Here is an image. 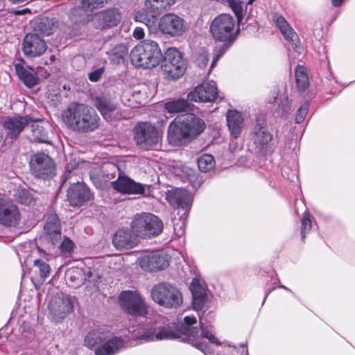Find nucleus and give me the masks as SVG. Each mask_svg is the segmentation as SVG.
<instances>
[{
  "mask_svg": "<svg viewBox=\"0 0 355 355\" xmlns=\"http://www.w3.org/2000/svg\"><path fill=\"white\" fill-rule=\"evenodd\" d=\"M234 19L227 14L220 15L212 21L210 25V32L215 41L221 42L222 44L215 47V55L211 62L209 71L236 40L239 28L234 31Z\"/></svg>",
  "mask_w": 355,
  "mask_h": 355,
  "instance_id": "1",
  "label": "nucleus"
},
{
  "mask_svg": "<svg viewBox=\"0 0 355 355\" xmlns=\"http://www.w3.org/2000/svg\"><path fill=\"white\" fill-rule=\"evenodd\" d=\"M205 128V121L194 114H187L175 119L168 128L167 138L174 146L182 145L186 139L198 136Z\"/></svg>",
  "mask_w": 355,
  "mask_h": 355,
  "instance_id": "2",
  "label": "nucleus"
},
{
  "mask_svg": "<svg viewBox=\"0 0 355 355\" xmlns=\"http://www.w3.org/2000/svg\"><path fill=\"white\" fill-rule=\"evenodd\" d=\"M62 118L68 128L80 132H93L99 125L98 116L85 104H72L64 111Z\"/></svg>",
  "mask_w": 355,
  "mask_h": 355,
  "instance_id": "3",
  "label": "nucleus"
},
{
  "mask_svg": "<svg viewBox=\"0 0 355 355\" xmlns=\"http://www.w3.org/2000/svg\"><path fill=\"white\" fill-rule=\"evenodd\" d=\"M85 345L95 348L96 355H114L125 346V340L121 337L110 338L109 331L103 328L91 330L85 336Z\"/></svg>",
  "mask_w": 355,
  "mask_h": 355,
  "instance_id": "4",
  "label": "nucleus"
},
{
  "mask_svg": "<svg viewBox=\"0 0 355 355\" xmlns=\"http://www.w3.org/2000/svg\"><path fill=\"white\" fill-rule=\"evenodd\" d=\"M130 57L135 67L151 69L159 65L162 54L157 42L146 40L132 49Z\"/></svg>",
  "mask_w": 355,
  "mask_h": 355,
  "instance_id": "5",
  "label": "nucleus"
},
{
  "mask_svg": "<svg viewBox=\"0 0 355 355\" xmlns=\"http://www.w3.org/2000/svg\"><path fill=\"white\" fill-rule=\"evenodd\" d=\"M166 200L168 203L175 209H178L180 214V221L174 223V231L178 236L184 233L185 219L191 207L192 196L186 190L182 188H175L168 191Z\"/></svg>",
  "mask_w": 355,
  "mask_h": 355,
  "instance_id": "6",
  "label": "nucleus"
},
{
  "mask_svg": "<svg viewBox=\"0 0 355 355\" xmlns=\"http://www.w3.org/2000/svg\"><path fill=\"white\" fill-rule=\"evenodd\" d=\"M150 295L155 302L168 309H176L183 302L180 291L167 282L155 284L151 289Z\"/></svg>",
  "mask_w": 355,
  "mask_h": 355,
  "instance_id": "7",
  "label": "nucleus"
},
{
  "mask_svg": "<svg viewBox=\"0 0 355 355\" xmlns=\"http://www.w3.org/2000/svg\"><path fill=\"white\" fill-rule=\"evenodd\" d=\"M180 337L179 332L172 326L157 325L139 327L133 329L130 338L143 342L162 340H173Z\"/></svg>",
  "mask_w": 355,
  "mask_h": 355,
  "instance_id": "8",
  "label": "nucleus"
},
{
  "mask_svg": "<svg viewBox=\"0 0 355 355\" xmlns=\"http://www.w3.org/2000/svg\"><path fill=\"white\" fill-rule=\"evenodd\" d=\"M163 226L162 220L150 213L137 214L131 223L132 232L144 238L159 235L163 230Z\"/></svg>",
  "mask_w": 355,
  "mask_h": 355,
  "instance_id": "9",
  "label": "nucleus"
},
{
  "mask_svg": "<svg viewBox=\"0 0 355 355\" xmlns=\"http://www.w3.org/2000/svg\"><path fill=\"white\" fill-rule=\"evenodd\" d=\"M166 79L177 80L185 73L187 64L182 54L175 48H168L164 53L161 64Z\"/></svg>",
  "mask_w": 355,
  "mask_h": 355,
  "instance_id": "10",
  "label": "nucleus"
},
{
  "mask_svg": "<svg viewBox=\"0 0 355 355\" xmlns=\"http://www.w3.org/2000/svg\"><path fill=\"white\" fill-rule=\"evenodd\" d=\"M33 31L26 35L23 41L24 54L37 56L44 53V24L35 20L32 22Z\"/></svg>",
  "mask_w": 355,
  "mask_h": 355,
  "instance_id": "11",
  "label": "nucleus"
},
{
  "mask_svg": "<svg viewBox=\"0 0 355 355\" xmlns=\"http://www.w3.org/2000/svg\"><path fill=\"white\" fill-rule=\"evenodd\" d=\"M135 139L143 149L157 148L160 137L157 128L147 122L138 123L135 128Z\"/></svg>",
  "mask_w": 355,
  "mask_h": 355,
  "instance_id": "12",
  "label": "nucleus"
},
{
  "mask_svg": "<svg viewBox=\"0 0 355 355\" xmlns=\"http://www.w3.org/2000/svg\"><path fill=\"white\" fill-rule=\"evenodd\" d=\"M121 309L128 314L134 316H145L148 313L147 306L136 291H125L119 295Z\"/></svg>",
  "mask_w": 355,
  "mask_h": 355,
  "instance_id": "13",
  "label": "nucleus"
},
{
  "mask_svg": "<svg viewBox=\"0 0 355 355\" xmlns=\"http://www.w3.org/2000/svg\"><path fill=\"white\" fill-rule=\"evenodd\" d=\"M273 136L269 130L266 121L258 118L250 132V139L257 152L265 154L270 148Z\"/></svg>",
  "mask_w": 355,
  "mask_h": 355,
  "instance_id": "14",
  "label": "nucleus"
},
{
  "mask_svg": "<svg viewBox=\"0 0 355 355\" xmlns=\"http://www.w3.org/2000/svg\"><path fill=\"white\" fill-rule=\"evenodd\" d=\"M50 320L59 322L73 310V301L71 296L63 293L52 297L48 306Z\"/></svg>",
  "mask_w": 355,
  "mask_h": 355,
  "instance_id": "15",
  "label": "nucleus"
},
{
  "mask_svg": "<svg viewBox=\"0 0 355 355\" xmlns=\"http://www.w3.org/2000/svg\"><path fill=\"white\" fill-rule=\"evenodd\" d=\"M158 28L162 33L171 37H176L185 32L187 25L186 21L181 17L173 13H168L159 19Z\"/></svg>",
  "mask_w": 355,
  "mask_h": 355,
  "instance_id": "16",
  "label": "nucleus"
},
{
  "mask_svg": "<svg viewBox=\"0 0 355 355\" xmlns=\"http://www.w3.org/2000/svg\"><path fill=\"white\" fill-rule=\"evenodd\" d=\"M112 188L116 191L128 195L146 194V189L149 190L150 186L137 182L130 178L119 174L117 179L111 182Z\"/></svg>",
  "mask_w": 355,
  "mask_h": 355,
  "instance_id": "17",
  "label": "nucleus"
},
{
  "mask_svg": "<svg viewBox=\"0 0 355 355\" xmlns=\"http://www.w3.org/2000/svg\"><path fill=\"white\" fill-rule=\"evenodd\" d=\"M273 21L280 31L285 40L287 42L288 46L290 48H292L296 53H301L303 50V47L301 44L300 38L285 18L276 13L273 15Z\"/></svg>",
  "mask_w": 355,
  "mask_h": 355,
  "instance_id": "18",
  "label": "nucleus"
},
{
  "mask_svg": "<svg viewBox=\"0 0 355 355\" xmlns=\"http://www.w3.org/2000/svg\"><path fill=\"white\" fill-rule=\"evenodd\" d=\"M138 262L144 270L149 272L164 270L169 265L168 256L159 252L145 253L139 258Z\"/></svg>",
  "mask_w": 355,
  "mask_h": 355,
  "instance_id": "19",
  "label": "nucleus"
},
{
  "mask_svg": "<svg viewBox=\"0 0 355 355\" xmlns=\"http://www.w3.org/2000/svg\"><path fill=\"white\" fill-rule=\"evenodd\" d=\"M189 289L192 294V306L196 311H202L210 302L212 295L200 279L193 278Z\"/></svg>",
  "mask_w": 355,
  "mask_h": 355,
  "instance_id": "20",
  "label": "nucleus"
},
{
  "mask_svg": "<svg viewBox=\"0 0 355 355\" xmlns=\"http://www.w3.org/2000/svg\"><path fill=\"white\" fill-rule=\"evenodd\" d=\"M21 220L20 211L12 202L0 198V224L5 227H16Z\"/></svg>",
  "mask_w": 355,
  "mask_h": 355,
  "instance_id": "21",
  "label": "nucleus"
},
{
  "mask_svg": "<svg viewBox=\"0 0 355 355\" xmlns=\"http://www.w3.org/2000/svg\"><path fill=\"white\" fill-rule=\"evenodd\" d=\"M218 96L215 82L203 83L198 85L187 95L188 100L193 102H212Z\"/></svg>",
  "mask_w": 355,
  "mask_h": 355,
  "instance_id": "22",
  "label": "nucleus"
},
{
  "mask_svg": "<svg viewBox=\"0 0 355 355\" xmlns=\"http://www.w3.org/2000/svg\"><path fill=\"white\" fill-rule=\"evenodd\" d=\"M67 198L71 206L80 207L90 200L91 193L84 184L78 182L69 188Z\"/></svg>",
  "mask_w": 355,
  "mask_h": 355,
  "instance_id": "23",
  "label": "nucleus"
},
{
  "mask_svg": "<svg viewBox=\"0 0 355 355\" xmlns=\"http://www.w3.org/2000/svg\"><path fill=\"white\" fill-rule=\"evenodd\" d=\"M184 322L187 325L185 327V334L189 339L192 341L191 345L202 352L205 355H212L213 350L210 349L209 345L205 343L195 340L196 338L198 337V330L196 327H192L191 325L196 323V318L193 315L185 316Z\"/></svg>",
  "mask_w": 355,
  "mask_h": 355,
  "instance_id": "24",
  "label": "nucleus"
},
{
  "mask_svg": "<svg viewBox=\"0 0 355 355\" xmlns=\"http://www.w3.org/2000/svg\"><path fill=\"white\" fill-rule=\"evenodd\" d=\"M97 28L104 29L116 26L121 20V13L116 8L104 10L94 17Z\"/></svg>",
  "mask_w": 355,
  "mask_h": 355,
  "instance_id": "25",
  "label": "nucleus"
},
{
  "mask_svg": "<svg viewBox=\"0 0 355 355\" xmlns=\"http://www.w3.org/2000/svg\"><path fill=\"white\" fill-rule=\"evenodd\" d=\"M60 230V221L55 211L51 208L46 220V241L51 240L52 244L57 243L61 239Z\"/></svg>",
  "mask_w": 355,
  "mask_h": 355,
  "instance_id": "26",
  "label": "nucleus"
},
{
  "mask_svg": "<svg viewBox=\"0 0 355 355\" xmlns=\"http://www.w3.org/2000/svg\"><path fill=\"white\" fill-rule=\"evenodd\" d=\"M116 166L113 164H105L101 168H95L89 172V178L94 186L103 189L107 183L114 178L112 174L106 173L110 171H116Z\"/></svg>",
  "mask_w": 355,
  "mask_h": 355,
  "instance_id": "27",
  "label": "nucleus"
},
{
  "mask_svg": "<svg viewBox=\"0 0 355 355\" xmlns=\"http://www.w3.org/2000/svg\"><path fill=\"white\" fill-rule=\"evenodd\" d=\"M31 121V118L28 116H15L8 117L3 122V128L6 130V134L8 137L12 139H16L24 128L28 125Z\"/></svg>",
  "mask_w": 355,
  "mask_h": 355,
  "instance_id": "28",
  "label": "nucleus"
},
{
  "mask_svg": "<svg viewBox=\"0 0 355 355\" xmlns=\"http://www.w3.org/2000/svg\"><path fill=\"white\" fill-rule=\"evenodd\" d=\"M137 236L128 229H120L114 234L112 243L117 249L132 248L137 243Z\"/></svg>",
  "mask_w": 355,
  "mask_h": 355,
  "instance_id": "29",
  "label": "nucleus"
},
{
  "mask_svg": "<svg viewBox=\"0 0 355 355\" xmlns=\"http://www.w3.org/2000/svg\"><path fill=\"white\" fill-rule=\"evenodd\" d=\"M227 123L232 138H238L243 128V119L236 110H228L226 114Z\"/></svg>",
  "mask_w": 355,
  "mask_h": 355,
  "instance_id": "30",
  "label": "nucleus"
},
{
  "mask_svg": "<svg viewBox=\"0 0 355 355\" xmlns=\"http://www.w3.org/2000/svg\"><path fill=\"white\" fill-rule=\"evenodd\" d=\"M175 2V0H145V8L157 17L162 12L168 10Z\"/></svg>",
  "mask_w": 355,
  "mask_h": 355,
  "instance_id": "31",
  "label": "nucleus"
},
{
  "mask_svg": "<svg viewBox=\"0 0 355 355\" xmlns=\"http://www.w3.org/2000/svg\"><path fill=\"white\" fill-rule=\"evenodd\" d=\"M29 165L31 171L35 178H44V155L43 153H36L32 155Z\"/></svg>",
  "mask_w": 355,
  "mask_h": 355,
  "instance_id": "32",
  "label": "nucleus"
},
{
  "mask_svg": "<svg viewBox=\"0 0 355 355\" xmlns=\"http://www.w3.org/2000/svg\"><path fill=\"white\" fill-rule=\"evenodd\" d=\"M15 68L19 79L28 87H32L38 83V78L33 73L32 68L26 69L21 64H15Z\"/></svg>",
  "mask_w": 355,
  "mask_h": 355,
  "instance_id": "33",
  "label": "nucleus"
},
{
  "mask_svg": "<svg viewBox=\"0 0 355 355\" xmlns=\"http://www.w3.org/2000/svg\"><path fill=\"white\" fill-rule=\"evenodd\" d=\"M96 107L103 118L107 121H111L116 112V105L111 101L98 98L97 99Z\"/></svg>",
  "mask_w": 355,
  "mask_h": 355,
  "instance_id": "34",
  "label": "nucleus"
},
{
  "mask_svg": "<svg viewBox=\"0 0 355 355\" xmlns=\"http://www.w3.org/2000/svg\"><path fill=\"white\" fill-rule=\"evenodd\" d=\"M157 16L153 12L148 10L145 7L144 9L135 12V20L146 25L150 31L155 27Z\"/></svg>",
  "mask_w": 355,
  "mask_h": 355,
  "instance_id": "35",
  "label": "nucleus"
},
{
  "mask_svg": "<svg viewBox=\"0 0 355 355\" xmlns=\"http://www.w3.org/2000/svg\"><path fill=\"white\" fill-rule=\"evenodd\" d=\"M164 109L169 113H180L188 111L190 109V104L187 100L178 98L165 103Z\"/></svg>",
  "mask_w": 355,
  "mask_h": 355,
  "instance_id": "36",
  "label": "nucleus"
},
{
  "mask_svg": "<svg viewBox=\"0 0 355 355\" xmlns=\"http://www.w3.org/2000/svg\"><path fill=\"white\" fill-rule=\"evenodd\" d=\"M201 336L203 338H207L211 343L216 344L217 346L221 345L223 347H227L228 349H231L230 352L232 355H234V352H236L237 349L235 346L231 345L227 342H219L218 338L212 333L211 327L201 325Z\"/></svg>",
  "mask_w": 355,
  "mask_h": 355,
  "instance_id": "37",
  "label": "nucleus"
},
{
  "mask_svg": "<svg viewBox=\"0 0 355 355\" xmlns=\"http://www.w3.org/2000/svg\"><path fill=\"white\" fill-rule=\"evenodd\" d=\"M295 82L299 90L304 91L309 85L306 69L302 65H297L295 68Z\"/></svg>",
  "mask_w": 355,
  "mask_h": 355,
  "instance_id": "38",
  "label": "nucleus"
},
{
  "mask_svg": "<svg viewBox=\"0 0 355 355\" xmlns=\"http://www.w3.org/2000/svg\"><path fill=\"white\" fill-rule=\"evenodd\" d=\"M215 160L209 154H204L198 159V166L201 172L207 173L214 168Z\"/></svg>",
  "mask_w": 355,
  "mask_h": 355,
  "instance_id": "39",
  "label": "nucleus"
},
{
  "mask_svg": "<svg viewBox=\"0 0 355 355\" xmlns=\"http://www.w3.org/2000/svg\"><path fill=\"white\" fill-rule=\"evenodd\" d=\"M128 53V49L125 44H120L116 45L112 50V59L118 63L123 61Z\"/></svg>",
  "mask_w": 355,
  "mask_h": 355,
  "instance_id": "40",
  "label": "nucleus"
},
{
  "mask_svg": "<svg viewBox=\"0 0 355 355\" xmlns=\"http://www.w3.org/2000/svg\"><path fill=\"white\" fill-rule=\"evenodd\" d=\"M227 2L235 14L237 21L241 22L243 19V12L245 3L240 0H227Z\"/></svg>",
  "mask_w": 355,
  "mask_h": 355,
  "instance_id": "41",
  "label": "nucleus"
},
{
  "mask_svg": "<svg viewBox=\"0 0 355 355\" xmlns=\"http://www.w3.org/2000/svg\"><path fill=\"white\" fill-rule=\"evenodd\" d=\"M37 121H35L32 125V139L35 142L44 143V128L42 125L38 124Z\"/></svg>",
  "mask_w": 355,
  "mask_h": 355,
  "instance_id": "42",
  "label": "nucleus"
},
{
  "mask_svg": "<svg viewBox=\"0 0 355 355\" xmlns=\"http://www.w3.org/2000/svg\"><path fill=\"white\" fill-rule=\"evenodd\" d=\"M311 227V216L309 213L305 212L301 220V236L302 240L304 239L306 234L310 232Z\"/></svg>",
  "mask_w": 355,
  "mask_h": 355,
  "instance_id": "43",
  "label": "nucleus"
},
{
  "mask_svg": "<svg viewBox=\"0 0 355 355\" xmlns=\"http://www.w3.org/2000/svg\"><path fill=\"white\" fill-rule=\"evenodd\" d=\"M309 105H310L308 101H306L297 110V114L295 115V119L296 123H300L304 120V118L307 114V112L309 108Z\"/></svg>",
  "mask_w": 355,
  "mask_h": 355,
  "instance_id": "44",
  "label": "nucleus"
},
{
  "mask_svg": "<svg viewBox=\"0 0 355 355\" xmlns=\"http://www.w3.org/2000/svg\"><path fill=\"white\" fill-rule=\"evenodd\" d=\"M74 248L73 241L67 237H64V240L60 244V250L62 252L66 255L70 254Z\"/></svg>",
  "mask_w": 355,
  "mask_h": 355,
  "instance_id": "45",
  "label": "nucleus"
},
{
  "mask_svg": "<svg viewBox=\"0 0 355 355\" xmlns=\"http://www.w3.org/2000/svg\"><path fill=\"white\" fill-rule=\"evenodd\" d=\"M46 178H52L55 175V166L53 161L46 155Z\"/></svg>",
  "mask_w": 355,
  "mask_h": 355,
  "instance_id": "46",
  "label": "nucleus"
},
{
  "mask_svg": "<svg viewBox=\"0 0 355 355\" xmlns=\"http://www.w3.org/2000/svg\"><path fill=\"white\" fill-rule=\"evenodd\" d=\"M290 110L289 100L286 97L281 101L278 105L277 112L281 116H286L290 112Z\"/></svg>",
  "mask_w": 355,
  "mask_h": 355,
  "instance_id": "47",
  "label": "nucleus"
},
{
  "mask_svg": "<svg viewBox=\"0 0 355 355\" xmlns=\"http://www.w3.org/2000/svg\"><path fill=\"white\" fill-rule=\"evenodd\" d=\"M209 61L208 53L205 51L200 53L196 58V63L200 68H203L207 66Z\"/></svg>",
  "mask_w": 355,
  "mask_h": 355,
  "instance_id": "48",
  "label": "nucleus"
},
{
  "mask_svg": "<svg viewBox=\"0 0 355 355\" xmlns=\"http://www.w3.org/2000/svg\"><path fill=\"white\" fill-rule=\"evenodd\" d=\"M104 72V67H100L90 72L88 75L89 79L92 82L98 81Z\"/></svg>",
  "mask_w": 355,
  "mask_h": 355,
  "instance_id": "49",
  "label": "nucleus"
},
{
  "mask_svg": "<svg viewBox=\"0 0 355 355\" xmlns=\"http://www.w3.org/2000/svg\"><path fill=\"white\" fill-rule=\"evenodd\" d=\"M58 21L55 19L46 18V35L53 33L56 28Z\"/></svg>",
  "mask_w": 355,
  "mask_h": 355,
  "instance_id": "50",
  "label": "nucleus"
},
{
  "mask_svg": "<svg viewBox=\"0 0 355 355\" xmlns=\"http://www.w3.org/2000/svg\"><path fill=\"white\" fill-rule=\"evenodd\" d=\"M132 36L136 40H142L144 38L145 32L144 28L141 27H136L132 33Z\"/></svg>",
  "mask_w": 355,
  "mask_h": 355,
  "instance_id": "51",
  "label": "nucleus"
},
{
  "mask_svg": "<svg viewBox=\"0 0 355 355\" xmlns=\"http://www.w3.org/2000/svg\"><path fill=\"white\" fill-rule=\"evenodd\" d=\"M35 265L40 266V274L42 279L44 277V270L42 268V261L40 260H35Z\"/></svg>",
  "mask_w": 355,
  "mask_h": 355,
  "instance_id": "52",
  "label": "nucleus"
},
{
  "mask_svg": "<svg viewBox=\"0 0 355 355\" xmlns=\"http://www.w3.org/2000/svg\"><path fill=\"white\" fill-rule=\"evenodd\" d=\"M345 0H331V3L334 7L340 6Z\"/></svg>",
  "mask_w": 355,
  "mask_h": 355,
  "instance_id": "53",
  "label": "nucleus"
},
{
  "mask_svg": "<svg viewBox=\"0 0 355 355\" xmlns=\"http://www.w3.org/2000/svg\"><path fill=\"white\" fill-rule=\"evenodd\" d=\"M28 12H29L28 9H23V10H16L14 12V13L15 15H23Z\"/></svg>",
  "mask_w": 355,
  "mask_h": 355,
  "instance_id": "54",
  "label": "nucleus"
},
{
  "mask_svg": "<svg viewBox=\"0 0 355 355\" xmlns=\"http://www.w3.org/2000/svg\"><path fill=\"white\" fill-rule=\"evenodd\" d=\"M241 347H242L243 349V352H245V355H249L248 354V349L246 348V345L245 344H241Z\"/></svg>",
  "mask_w": 355,
  "mask_h": 355,
  "instance_id": "55",
  "label": "nucleus"
},
{
  "mask_svg": "<svg viewBox=\"0 0 355 355\" xmlns=\"http://www.w3.org/2000/svg\"><path fill=\"white\" fill-rule=\"evenodd\" d=\"M45 268H46V276L47 273L49 272L50 267L49 265L46 264Z\"/></svg>",
  "mask_w": 355,
  "mask_h": 355,
  "instance_id": "56",
  "label": "nucleus"
},
{
  "mask_svg": "<svg viewBox=\"0 0 355 355\" xmlns=\"http://www.w3.org/2000/svg\"><path fill=\"white\" fill-rule=\"evenodd\" d=\"M279 288H284V289H285V290H286V291H291V290H290L288 288L286 287V286H284V285L280 284V285L279 286Z\"/></svg>",
  "mask_w": 355,
  "mask_h": 355,
  "instance_id": "57",
  "label": "nucleus"
},
{
  "mask_svg": "<svg viewBox=\"0 0 355 355\" xmlns=\"http://www.w3.org/2000/svg\"><path fill=\"white\" fill-rule=\"evenodd\" d=\"M272 289H270L268 291L267 293L265 295V297H264V300H266V297L268 296V295L270 293V292H271Z\"/></svg>",
  "mask_w": 355,
  "mask_h": 355,
  "instance_id": "58",
  "label": "nucleus"
},
{
  "mask_svg": "<svg viewBox=\"0 0 355 355\" xmlns=\"http://www.w3.org/2000/svg\"><path fill=\"white\" fill-rule=\"evenodd\" d=\"M255 0H248V4L251 5Z\"/></svg>",
  "mask_w": 355,
  "mask_h": 355,
  "instance_id": "59",
  "label": "nucleus"
},
{
  "mask_svg": "<svg viewBox=\"0 0 355 355\" xmlns=\"http://www.w3.org/2000/svg\"><path fill=\"white\" fill-rule=\"evenodd\" d=\"M35 286L37 290H39V288L41 286V285H37V284L35 283Z\"/></svg>",
  "mask_w": 355,
  "mask_h": 355,
  "instance_id": "60",
  "label": "nucleus"
},
{
  "mask_svg": "<svg viewBox=\"0 0 355 355\" xmlns=\"http://www.w3.org/2000/svg\"><path fill=\"white\" fill-rule=\"evenodd\" d=\"M54 59H55V56H54V55H51V60H53Z\"/></svg>",
  "mask_w": 355,
  "mask_h": 355,
  "instance_id": "61",
  "label": "nucleus"
},
{
  "mask_svg": "<svg viewBox=\"0 0 355 355\" xmlns=\"http://www.w3.org/2000/svg\"><path fill=\"white\" fill-rule=\"evenodd\" d=\"M232 144H233V141H232L230 142V147H231V148H232Z\"/></svg>",
  "mask_w": 355,
  "mask_h": 355,
  "instance_id": "62",
  "label": "nucleus"
},
{
  "mask_svg": "<svg viewBox=\"0 0 355 355\" xmlns=\"http://www.w3.org/2000/svg\"><path fill=\"white\" fill-rule=\"evenodd\" d=\"M67 169L68 171H69V166L67 167Z\"/></svg>",
  "mask_w": 355,
  "mask_h": 355,
  "instance_id": "63",
  "label": "nucleus"
}]
</instances>
